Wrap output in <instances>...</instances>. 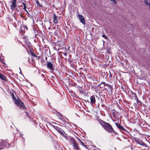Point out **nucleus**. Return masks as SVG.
Masks as SVG:
<instances>
[{"instance_id":"f257e3e1","label":"nucleus","mask_w":150,"mask_h":150,"mask_svg":"<svg viewBox=\"0 0 150 150\" xmlns=\"http://www.w3.org/2000/svg\"><path fill=\"white\" fill-rule=\"evenodd\" d=\"M104 129L109 132H112L114 130L112 126L109 123L103 121L100 123Z\"/></svg>"},{"instance_id":"f03ea898","label":"nucleus","mask_w":150,"mask_h":150,"mask_svg":"<svg viewBox=\"0 0 150 150\" xmlns=\"http://www.w3.org/2000/svg\"><path fill=\"white\" fill-rule=\"evenodd\" d=\"M11 96L12 99H14L15 103L18 106L22 109H23L25 108V106L23 104V102L21 100H18L15 98L14 97V95L13 93L11 94Z\"/></svg>"},{"instance_id":"7ed1b4c3","label":"nucleus","mask_w":150,"mask_h":150,"mask_svg":"<svg viewBox=\"0 0 150 150\" xmlns=\"http://www.w3.org/2000/svg\"><path fill=\"white\" fill-rule=\"evenodd\" d=\"M52 126L55 129L57 130L58 132L59 133V134H60L63 136L66 139H67V137L66 136V134L65 132L62 130L57 126L54 125H53Z\"/></svg>"},{"instance_id":"20e7f679","label":"nucleus","mask_w":150,"mask_h":150,"mask_svg":"<svg viewBox=\"0 0 150 150\" xmlns=\"http://www.w3.org/2000/svg\"><path fill=\"white\" fill-rule=\"evenodd\" d=\"M71 142L72 144L74 149L76 150H79L80 149L75 140L73 138L70 139Z\"/></svg>"},{"instance_id":"39448f33","label":"nucleus","mask_w":150,"mask_h":150,"mask_svg":"<svg viewBox=\"0 0 150 150\" xmlns=\"http://www.w3.org/2000/svg\"><path fill=\"white\" fill-rule=\"evenodd\" d=\"M0 145L2 150L4 149V148H7L9 147L8 144L4 140H1Z\"/></svg>"},{"instance_id":"423d86ee","label":"nucleus","mask_w":150,"mask_h":150,"mask_svg":"<svg viewBox=\"0 0 150 150\" xmlns=\"http://www.w3.org/2000/svg\"><path fill=\"white\" fill-rule=\"evenodd\" d=\"M46 67L47 68L52 71L54 70V64L53 63H51V62H47Z\"/></svg>"},{"instance_id":"0eeeda50","label":"nucleus","mask_w":150,"mask_h":150,"mask_svg":"<svg viewBox=\"0 0 150 150\" xmlns=\"http://www.w3.org/2000/svg\"><path fill=\"white\" fill-rule=\"evenodd\" d=\"M17 0H13L12 1V3L11 6V9L12 10L15 9V7L17 6L16 4Z\"/></svg>"},{"instance_id":"6e6552de","label":"nucleus","mask_w":150,"mask_h":150,"mask_svg":"<svg viewBox=\"0 0 150 150\" xmlns=\"http://www.w3.org/2000/svg\"><path fill=\"white\" fill-rule=\"evenodd\" d=\"M78 16L80 22L83 24H84L85 23V21L83 16L79 14H78Z\"/></svg>"},{"instance_id":"1a4fd4ad","label":"nucleus","mask_w":150,"mask_h":150,"mask_svg":"<svg viewBox=\"0 0 150 150\" xmlns=\"http://www.w3.org/2000/svg\"><path fill=\"white\" fill-rule=\"evenodd\" d=\"M115 125L120 130H123L124 131H126V129H125V128L122 126L120 125L119 124L115 123Z\"/></svg>"},{"instance_id":"9d476101","label":"nucleus","mask_w":150,"mask_h":150,"mask_svg":"<svg viewBox=\"0 0 150 150\" xmlns=\"http://www.w3.org/2000/svg\"><path fill=\"white\" fill-rule=\"evenodd\" d=\"M91 103L92 104H95L96 102L95 97L94 96H92L90 97Z\"/></svg>"},{"instance_id":"9b49d317","label":"nucleus","mask_w":150,"mask_h":150,"mask_svg":"<svg viewBox=\"0 0 150 150\" xmlns=\"http://www.w3.org/2000/svg\"><path fill=\"white\" fill-rule=\"evenodd\" d=\"M0 79L4 81H6L7 80L6 76L0 73Z\"/></svg>"},{"instance_id":"f8f14e48","label":"nucleus","mask_w":150,"mask_h":150,"mask_svg":"<svg viewBox=\"0 0 150 150\" xmlns=\"http://www.w3.org/2000/svg\"><path fill=\"white\" fill-rule=\"evenodd\" d=\"M113 111L112 112V114L113 115V117L115 118L116 119L117 118L118 116V113L115 110H113Z\"/></svg>"},{"instance_id":"ddd939ff","label":"nucleus","mask_w":150,"mask_h":150,"mask_svg":"<svg viewBox=\"0 0 150 150\" xmlns=\"http://www.w3.org/2000/svg\"><path fill=\"white\" fill-rule=\"evenodd\" d=\"M78 141L79 142V143L81 144L85 148L88 149V148L87 146L84 144V143L79 138H77Z\"/></svg>"},{"instance_id":"4468645a","label":"nucleus","mask_w":150,"mask_h":150,"mask_svg":"<svg viewBox=\"0 0 150 150\" xmlns=\"http://www.w3.org/2000/svg\"><path fill=\"white\" fill-rule=\"evenodd\" d=\"M53 19H54V22L55 23H56L58 22V21L57 20V16L55 15V13H54V18H53Z\"/></svg>"},{"instance_id":"2eb2a0df","label":"nucleus","mask_w":150,"mask_h":150,"mask_svg":"<svg viewBox=\"0 0 150 150\" xmlns=\"http://www.w3.org/2000/svg\"><path fill=\"white\" fill-rule=\"evenodd\" d=\"M144 2L145 5L146 6H148L149 9H150V3L147 2V0H144Z\"/></svg>"},{"instance_id":"dca6fc26","label":"nucleus","mask_w":150,"mask_h":150,"mask_svg":"<svg viewBox=\"0 0 150 150\" xmlns=\"http://www.w3.org/2000/svg\"><path fill=\"white\" fill-rule=\"evenodd\" d=\"M22 4L23 5V6H24V7L23 8V9L25 10L26 11V12H27V13L28 14L29 13L28 12V11H27L26 9V4H25V3H23Z\"/></svg>"},{"instance_id":"f3484780","label":"nucleus","mask_w":150,"mask_h":150,"mask_svg":"<svg viewBox=\"0 0 150 150\" xmlns=\"http://www.w3.org/2000/svg\"><path fill=\"white\" fill-rule=\"evenodd\" d=\"M104 86L105 85H104L102 83V82L98 85V87L100 88H103Z\"/></svg>"},{"instance_id":"a211bd4d","label":"nucleus","mask_w":150,"mask_h":150,"mask_svg":"<svg viewBox=\"0 0 150 150\" xmlns=\"http://www.w3.org/2000/svg\"><path fill=\"white\" fill-rule=\"evenodd\" d=\"M102 83L104 85H105V86H107L109 87L110 86V85L109 84L107 83H106L105 82H102Z\"/></svg>"},{"instance_id":"6ab92c4d","label":"nucleus","mask_w":150,"mask_h":150,"mask_svg":"<svg viewBox=\"0 0 150 150\" xmlns=\"http://www.w3.org/2000/svg\"><path fill=\"white\" fill-rule=\"evenodd\" d=\"M135 96H136V97H137V103H141V102L140 101L139 99H138V98H137V97L136 96V94H135Z\"/></svg>"},{"instance_id":"aec40b11","label":"nucleus","mask_w":150,"mask_h":150,"mask_svg":"<svg viewBox=\"0 0 150 150\" xmlns=\"http://www.w3.org/2000/svg\"><path fill=\"white\" fill-rule=\"evenodd\" d=\"M36 3L38 6H40V4L38 0H37L36 1Z\"/></svg>"},{"instance_id":"412c9836","label":"nucleus","mask_w":150,"mask_h":150,"mask_svg":"<svg viewBox=\"0 0 150 150\" xmlns=\"http://www.w3.org/2000/svg\"><path fill=\"white\" fill-rule=\"evenodd\" d=\"M79 91L81 93H83V90L81 88H79Z\"/></svg>"},{"instance_id":"4be33fe9","label":"nucleus","mask_w":150,"mask_h":150,"mask_svg":"<svg viewBox=\"0 0 150 150\" xmlns=\"http://www.w3.org/2000/svg\"><path fill=\"white\" fill-rule=\"evenodd\" d=\"M31 54L32 56H33L35 57H36L37 56V55L33 52H32V53H31Z\"/></svg>"},{"instance_id":"5701e85b","label":"nucleus","mask_w":150,"mask_h":150,"mask_svg":"<svg viewBox=\"0 0 150 150\" xmlns=\"http://www.w3.org/2000/svg\"><path fill=\"white\" fill-rule=\"evenodd\" d=\"M113 3L116 4V1L115 0H110Z\"/></svg>"},{"instance_id":"b1692460","label":"nucleus","mask_w":150,"mask_h":150,"mask_svg":"<svg viewBox=\"0 0 150 150\" xmlns=\"http://www.w3.org/2000/svg\"><path fill=\"white\" fill-rule=\"evenodd\" d=\"M102 36L103 37L105 38V39H107L108 38V37L106 35H103Z\"/></svg>"},{"instance_id":"393cba45","label":"nucleus","mask_w":150,"mask_h":150,"mask_svg":"<svg viewBox=\"0 0 150 150\" xmlns=\"http://www.w3.org/2000/svg\"><path fill=\"white\" fill-rule=\"evenodd\" d=\"M0 150H2V148L1 147V146L0 145Z\"/></svg>"},{"instance_id":"a878e982","label":"nucleus","mask_w":150,"mask_h":150,"mask_svg":"<svg viewBox=\"0 0 150 150\" xmlns=\"http://www.w3.org/2000/svg\"><path fill=\"white\" fill-rule=\"evenodd\" d=\"M42 76H43V74H42Z\"/></svg>"},{"instance_id":"bb28decb","label":"nucleus","mask_w":150,"mask_h":150,"mask_svg":"<svg viewBox=\"0 0 150 150\" xmlns=\"http://www.w3.org/2000/svg\"><path fill=\"white\" fill-rule=\"evenodd\" d=\"M19 69H20V71H21V70L20 68V67H19Z\"/></svg>"}]
</instances>
